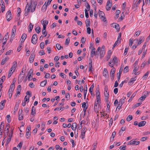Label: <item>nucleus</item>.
<instances>
[{
  "label": "nucleus",
  "instance_id": "1",
  "mask_svg": "<svg viewBox=\"0 0 150 150\" xmlns=\"http://www.w3.org/2000/svg\"><path fill=\"white\" fill-rule=\"evenodd\" d=\"M32 2H30L29 4L27 3L25 7V15L26 16L28 15L30 9L31 8Z\"/></svg>",
  "mask_w": 150,
  "mask_h": 150
},
{
  "label": "nucleus",
  "instance_id": "2",
  "mask_svg": "<svg viewBox=\"0 0 150 150\" xmlns=\"http://www.w3.org/2000/svg\"><path fill=\"white\" fill-rule=\"evenodd\" d=\"M37 36L36 34H34L32 38L31 42L33 44H35L37 42Z\"/></svg>",
  "mask_w": 150,
  "mask_h": 150
},
{
  "label": "nucleus",
  "instance_id": "3",
  "mask_svg": "<svg viewBox=\"0 0 150 150\" xmlns=\"http://www.w3.org/2000/svg\"><path fill=\"white\" fill-rule=\"evenodd\" d=\"M86 127H83L81 130V139L83 140L85 138V133L86 131Z\"/></svg>",
  "mask_w": 150,
  "mask_h": 150
},
{
  "label": "nucleus",
  "instance_id": "4",
  "mask_svg": "<svg viewBox=\"0 0 150 150\" xmlns=\"http://www.w3.org/2000/svg\"><path fill=\"white\" fill-rule=\"evenodd\" d=\"M6 15L7 20L8 21H10L12 18L11 11L10 10L8 11L6 13Z\"/></svg>",
  "mask_w": 150,
  "mask_h": 150
},
{
  "label": "nucleus",
  "instance_id": "5",
  "mask_svg": "<svg viewBox=\"0 0 150 150\" xmlns=\"http://www.w3.org/2000/svg\"><path fill=\"white\" fill-rule=\"evenodd\" d=\"M140 143L139 141H136L134 139H133L131 140L128 143V145L134 144L135 145H138Z\"/></svg>",
  "mask_w": 150,
  "mask_h": 150
},
{
  "label": "nucleus",
  "instance_id": "6",
  "mask_svg": "<svg viewBox=\"0 0 150 150\" xmlns=\"http://www.w3.org/2000/svg\"><path fill=\"white\" fill-rule=\"evenodd\" d=\"M104 13L102 11H100L99 10V16L100 17V18H103V21L104 22H105L106 21V20L105 17H104L103 16L104 15Z\"/></svg>",
  "mask_w": 150,
  "mask_h": 150
},
{
  "label": "nucleus",
  "instance_id": "7",
  "mask_svg": "<svg viewBox=\"0 0 150 150\" xmlns=\"http://www.w3.org/2000/svg\"><path fill=\"white\" fill-rule=\"evenodd\" d=\"M104 95L105 97V102H106L107 103H110V102L108 100V96H109V94L108 92H107V90H105L104 91Z\"/></svg>",
  "mask_w": 150,
  "mask_h": 150
},
{
  "label": "nucleus",
  "instance_id": "8",
  "mask_svg": "<svg viewBox=\"0 0 150 150\" xmlns=\"http://www.w3.org/2000/svg\"><path fill=\"white\" fill-rule=\"evenodd\" d=\"M100 106L99 104H94V111L96 113H98V112Z\"/></svg>",
  "mask_w": 150,
  "mask_h": 150
},
{
  "label": "nucleus",
  "instance_id": "9",
  "mask_svg": "<svg viewBox=\"0 0 150 150\" xmlns=\"http://www.w3.org/2000/svg\"><path fill=\"white\" fill-rule=\"evenodd\" d=\"M95 49L94 47H93L91 48V56L92 57H93V55H96L97 54L98 55L99 54V52L98 54H97V52H95Z\"/></svg>",
  "mask_w": 150,
  "mask_h": 150
},
{
  "label": "nucleus",
  "instance_id": "10",
  "mask_svg": "<svg viewBox=\"0 0 150 150\" xmlns=\"http://www.w3.org/2000/svg\"><path fill=\"white\" fill-rule=\"evenodd\" d=\"M35 56V55L33 53L31 54L29 59V62L30 63H32L33 62Z\"/></svg>",
  "mask_w": 150,
  "mask_h": 150
},
{
  "label": "nucleus",
  "instance_id": "11",
  "mask_svg": "<svg viewBox=\"0 0 150 150\" xmlns=\"http://www.w3.org/2000/svg\"><path fill=\"white\" fill-rule=\"evenodd\" d=\"M16 26L14 25L13 26L12 29L11 35L12 36H15L16 32Z\"/></svg>",
  "mask_w": 150,
  "mask_h": 150
},
{
  "label": "nucleus",
  "instance_id": "12",
  "mask_svg": "<svg viewBox=\"0 0 150 150\" xmlns=\"http://www.w3.org/2000/svg\"><path fill=\"white\" fill-rule=\"evenodd\" d=\"M115 106H117V108L116 110V111L118 112L120 109L121 106H122V104H114Z\"/></svg>",
  "mask_w": 150,
  "mask_h": 150
},
{
  "label": "nucleus",
  "instance_id": "13",
  "mask_svg": "<svg viewBox=\"0 0 150 150\" xmlns=\"http://www.w3.org/2000/svg\"><path fill=\"white\" fill-rule=\"evenodd\" d=\"M112 26L115 27L117 30H119L120 29L119 25L116 23H113L112 24Z\"/></svg>",
  "mask_w": 150,
  "mask_h": 150
},
{
  "label": "nucleus",
  "instance_id": "14",
  "mask_svg": "<svg viewBox=\"0 0 150 150\" xmlns=\"http://www.w3.org/2000/svg\"><path fill=\"white\" fill-rule=\"evenodd\" d=\"M103 76L105 77H106L107 76H108V71L106 68H104L103 69Z\"/></svg>",
  "mask_w": 150,
  "mask_h": 150
},
{
  "label": "nucleus",
  "instance_id": "15",
  "mask_svg": "<svg viewBox=\"0 0 150 150\" xmlns=\"http://www.w3.org/2000/svg\"><path fill=\"white\" fill-rule=\"evenodd\" d=\"M146 123V122L145 121H143L139 122L138 124V126L139 127H142L144 126Z\"/></svg>",
  "mask_w": 150,
  "mask_h": 150
},
{
  "label": "nucleus",
  "instance_id": "16",
  "mask_svg": "<svg viewBox=\"0 0 150 150\" xmlns=\"http://www.w3.org/2000/svg\"><path fill=\"white\" fill-rule=\"evenodd\" d=\"M4 125V122L3 121L2 122L0 125V133H2L3 132Z\"/></svg>",
  "mask_w": 150,
  "mask_h": 150
},
{
  "label": "nucleus",
  "instance_id": "17",
  "mask_svg": "<svg viewBox=\"0 0 150 150\" xmlns=\"http://www.w3.org/2000/svg\"><path fill=\"white\" fill-rule=\"evenodd\" d=\"M46 2H45L41 8V11L43 12H45L47 8V5L46 4Z\"/></svg>",
  "mask_w": 150,
  "mask_h": 150
},
{
  "label": "nucleus",
  "instance_id": "18",
  "mask_svg": "<svg viewBox=\"0 0 150 150\" xmlns=\"http://www.w3.org/2000/svg\"><path fill=\"white\" fill-rule=\"evenodd\" d=\"M17 66V62L16 61H15L13 63V65L12 67L11 68V69L12 70H14V71L16 68Z\"/></svg>",
  "mask_w": 150,
  "mask_h": 150
},
{
  "label": "nucleus",
  "instance_id": "19",
  "mask_svg": "<svg viewBox=\"0 0 150 150\" xmlns=\"http://www.w3.org/2000/svg\"><path fill=\"white\" fill-rule=\"evenodd\" d=\"M89 60L90 61V62L89 63V71H91V72H92V60L91 58H90Z\"/></svg>",
  "mask_w": 150,
  "mask_h": 150
},
{
  "label": "nucleus",
  "instance_id": "20",
  "mask_svg": "<svg viewBox=\"0 0 150 150\" xmlns=\"http://www.w3.org/2000/svg\"><path fill=\"white\" fill-rule=\"evenodd\" d=\"M23 114L22 112V111L20 113H19L18 115V120H22L23 119Z\"/></svg>",
  "mask_w": 150,
  "mask_h": 150
},
{
  "label": "nucleus",
  "instance_id": "21",
  "mask_svg": "<svg viewBox=\"0 0 150 150\" xmlns=\"http://www.w3.org/2000/svg\"><path fill=\"white\" fill-rule=\"evenodd\" d=\"M15 85L14 84V83H12L10 86V88L9 89V91L11 92H13L14 89V87Z\"/></svg>",
  "mask_w": 150,
  "mask_h": 150
},
{
  "label": "nucleus",
  "instance_id": "22",
  "mask_svg": "<svg viewBox=\"0 0 150 150\" xmlns=\"http://www.w3.org/2000/svg\"><path fill=\"white\" fill-rule=\"evenodd\" d=\"M9 58L8 57H6L5 58V59H3L1 61V64L2 65H4L5 63H6V62L8 60V59H9Z\"/></svg>",
  "mask_w": 150,
  "mask_h": 150
},
{
  "label": "nucleus",
  "instance_id": "23",
  "mask_svg": "<svg viewBox=\"0 0 150 150\" xmlns=\"http://www.w3.org/2000/svg\"><path fill=\"white\" fill-rule=\"evenodd\" d=\"M27 37L25 33H23L22 35V36L21 37V38L22 39V40L21 41L22 42H23L25 40V39Z\"/></svg>",
  "mask_w": 150,
  "mask_h": 150
},
{
  "label": "nucleus",
  "instance_id": "24",
  "mask_svg": "<svg viewBox=\"0 0 150 150\" xmlns=\"http://www.w3.org/2000/svg\"><path fill=\"white\" fill-rule=\"evenodd\" d=\"M94 86V83H93L91 86L89 88V91L91 94H92V93L93 90V89Z\"/></svg>",
  "mask_w": 150,
  "mask_h": 150
},
{
  "label": "nucleus",
  "instance_id": "25",
  "mask_svg": "<svg viewBox=\"0 0 150 150\" xmlns=\"http://www.w3.org/2000/svg\"><path fill=\"white\" fill-rule=\"evenodd\" d=\"M144 41V39L143 37H141V38L139 39L137 45L140 44L142 42Z\"/></svg>",
  "mask_w": 150,
  "mask_h": 150
},
{
  "label": "nucleus",
  "instance_id": "26",
  "mask_svg": "<svg viewBox=\"0 0 150 150\" xmlns=\"http://www.w3.org/2000/svg\"><path fill=\"white\" fill-rule=\"evenodd\" d=\"M47 82V80H45L42 81L40 83V85L41 86L44 87L46 84Z\"/></svg>",
  "mask_w": 150,
  "mask_h": 150
},
{
  "label": "nucleus",
  "instance_id": "27",
  "mask_svg": "<svg viewBox=\"0 0 150 150\" xmlns=\"http://www.w3.org/2000/svg\"><path fill=\"white\" fill-rule=\"evenodd\" d=\"M105 53V50H101L100 52V58H102L103 57Z\"/></svg>",
  "mask_w": 150,
  "mask_h": 150
},
{
  "label": "nucleus",
  "instance_id": "28",
  "mask_svg": "<svg viewBox=\"0 0 150 150\" xmlns=\"http://www.w3.org/2000/svg\"><path fill=\"white\" fill-rule=\"evenodd\" d=\"M35 109L34 108V106L32 107L31 109V115H33L35 114Z\"/></svg>",
  "mask_w": 150,
  "mask_h": 150
},
{
  "label": "nucleus",
  "instance_id": "29",
  "mask_svg": "<svg viewBox=\"0 0 150 150\" xmlns=\"http://www.w3.org/2000/svg\"><path fill=\"white\" fill-rule=\"evenodd\" d=\"M29 96H26L25 97L24 101V103H25L26 102H28L29 101Z\"/></svg>",
  "mask_w": 150,
  "mask_h": 150
},
{
  "label": "nucleus",
  "instance_id": "30",
  "mask_svg": "<svg viewBox=\"0 0 150 150\" xmlns=\"http://www.w3.org/2000/svg\"><path fill=\"white\" fill-rule=\"evenodd\" d=\"M129 67L128 66H127L125 67L124 68L123 72L124 73H126L128 72L129 71Z\"/></svg>",
  "mask_w": 150,
  "mask_h": 150
},
{
  "label": "nucleus",
  "instance_id": "31",
  "mask_svg": "<svg viewBox=\"0 0 150 150\" xmlns=\"http://www.w3.org/2000/svg\"><path fill=\"white\" fill-rule=\"evenodd\" d=\"M115 69L114 67H113L110 71V75H114L115 73Z\"/></svg>",
  "mask_w": 150,
  "mask_h": 150
},
{
  "label": "nucleus",
  "instance_id": "32",
  "mask_svg": "<svg viewBox=\"0 0 150 150\" xmlns=\"http://www.w3.org/2000/svg\"><path fill=\"white\" fill-rule=\"evenodd\" d=\"M82 107L83 108V110L84 109L86 110L88 107V104H82Z\"/></svg>",
  "mask_w": 150,
  "mask_h": 150
},
{
  "label": "nucleus",
  "instance_id": "33",
  "mask_svg": "<svg viewBox=\"0 0 150 150\" xmlns=\"http://www.w3.org/2000/svg\"><path fill=\"white\" fill-rule=\"evenodd\" d=\"M41 22L42 25H47L48 23V21H45L44 19L42 20Z\"/></svg>",
  "mask_w": 150,
  "mask_h": 150
},
{
  "label": "nucleus",
  "instance_id": "34",
  "mask_svg": "<svg viewBox=\"0 0 150 150\" xmlns=\"http://www.w3.org/2000/svg\"><path fill=\"white\" fill-rule=\"evenodd\" d=\"M149 74V72L148 71L144 74L143 77V80H146V79L148 76Z\"/></svg>",
  "mask_w": 150,
  "mask_h": 150
},
{
  "label": "nucleus",
  "instance_id": "35",
  "mask_svg": "<svg viewBox=\"0 0 150 150\" xmlns=\"http://www.w3.org/2000/svg\"><path fill=\"white\" fill-rule=\"evenodd\" d=\"M23 69H22V70L21 71V73L19 75V76H19V78H20V77L21 78V79H22V78L23 77H24V74H23Z\"/></svg>",
  "mask_w": 150,
  "mask_h": 150
},
{
  "label": "nucleus",
  "instance_id": "36",
  "mask_svg": "<svg viewBox=\"0 0 150 150\" xmlns=\"http://www.w3.org/2000/svg\"><path fill=\"white\" fill-rule=\"evenodd\" d=\"M33 25L32 24V23H30L29 26H28L29 30V32H31L33 28Z\"/></svg>",
  "mask_w": 150,
  "mask_h": 150
},
{
  "label": "nucleus",
  "instance_id": "37",
  "mask_svg": "<svg viewBox=\"0 0 150 150\" xmlns=\"http://www.w3.org/2000/svg\"><path fill=\"white\" fill-rule=\"evenodd\" d=\"M35 31L37 33H39L41 31L40 28L38 26L35 28Z\"/></svg>",
  "mask_w": 150,
  "mask_h": 150
},
{
  "label": "nucleus",
  "instance_id": "38",
  "mask_svg": "<svg viewBox=\"0 0 150 150\" xmlns=\"http://www.w3.org/2000/svg\"><path fill=\"white\" fill-rule=\"evenodd\" d=\"M132 119V116L131 115H129L127 117L126 120L128 122H129L130 120H131Z\"/></svg>",
  "mask_w": 150,
  "mask_h": 150
},
{
  "label": "nucleus",
  "instance_id": "39",
  "mask_svg": "<svg viewBox=\"0 0 150 150\" xmlns=\"http://www.w3.org/2000/svg\"><path fill=\"white\" fill-rule=\"evenodd\" d=\"M86 27L89 26L90 25V21L89 20L87 19L86 21Z\"/></svg>",
  "mask_w": 150,
  "mask_h": 150
},
{
  "label": "nucleus",
  "instance_id": "40",
  "mask_svg": "<svg viewBox=\"0 0 150 150\" xmlns=\"http://www.w3.org/2000/svg\"><path fill=\"white\" fill-rule=\"evenodd\" d=\"M56 47L57 48V49L58 50H60L61 48L63 49V47L62 46H61L60 44H59L57 43L56 44Z\"/></svg>",
  "mask_w": 150,
  "mask_h": 150
},
{
  "label": "nucleus",
  "instance_id": "41",
  "mask_svg": "<svg viewBox=\"0 0 150 150\" xmlns=\"http://www.w3.org/2000/svg\"><path fill=\"white\" fill-rule=\"evenodd\" d=\"M19 106L18 104H16L15 105L14 108V112H15L17 111L18 109V108Z\"/></svg>",
  "mask_w": 150,
  "mask_h": 150
},
{
  "label": "nucleus",
  "instance_id": "42",
  "mask_svg": "<svg viewBox=\"0 0 150 150\" xmlns=\"http://www.w3.org/2000/svg\"><path fill=\"white\" fill-rule=\"evenodd\" d=\"M70 41V38H67L66 39V40L65 41V44L66 45H68Z\"/></svg>",
  "mask_w": 150,
  "mask_h": 150
},
{
  "label": "nucleus",
  "instance_id": "43",
  "mask_svg": "<svg viewBox=\"0 0 150 150\" xmlns=\"http://www.w3.org/2000/svg\"><path fill=\"white\" fill-rule=\"evenodd\" d=\"M149 93L148 92V91H144L143 93V96L145 97V98L149 94Z\"/></svg>",
  "mask_w": 150,
  "mask_h": 150
},
{
  "label": "nucleus",
  "instance_id": "44",
  "mask_svg": "<svg viewBox=\"0 0 150 150\" xmlns=\"http://www.w3.org/2000/svg\"><path fill=\"white\" fill-rule=\"evenodd\" d=\"M96 100L97 102L98 103H100V96H96Z\"/></svg>",
  "mask_w": 150,
  "mask_h": 150
},
{
  "label": "nucleus",
  "instance_id": "45",
  "mask_svg": "<svg viewBox=\"0 0 150 150\" xmlns=\"http://www.w3.org/2000/svg\"><path fill=\"white\" fill-rule=\"evenodd\" d=\"M126 99V97H123L122 99H120V102L121 103H124L125 102V100Z\"/></svg>",
  "mask_w": 150,
  "mask_h": 150
},
{
  "label": "nucleus",
  "instance_id": "46",
  "mask_svg": "<svg viewBox=\"0 0 150 150\" xmlns=\"http://www.w3.org/2000/svg\"><path fill=\"white\" fill-rule=\"evenodd\" d=\"M10 137H8V138H7V141H6V144H8L10 142V141H11V136H10Z\"/></svg>",
  "mask_w": 150,
  "mask_h": 150
},
{
  "label": "nucleus",
  "instance_id": "47",
  "mask_svg": "<svg viewBox=\"0 0 150 150\" xmlns=\"http://www.w3.org/2000/svg\"><path fill=\"white\" fill-rule=\"evenodd\" d=\"M7 120L8 123L11 122V117L9 115H7L6 116Z\"/></svg>",
  "mask_w": 150,
  "mask_h": 150
},
{
  "label": "nucleus",
  "instance_id": "48",
  "mask_svg": "<svg viewBox=\"0 0 150 150\" xmlns=\"http://www.w3.org/2000/svg\"><path fill=\"white\" fill-rule=\"evenodd\" d=\"M5 79V76H2L1 78L0 79L1 80H0V84L1 83H2H2L4 82L3 79Z\"/></svg>",
  "mask_w": 150,
  "mask_h": 150
},
{
  "label": "nucleus",
  "instance_id": "49",
  "mask_svg": "<svg viewBox=\"0 0 150 150\" xmlns=\"http://www.w3.org/2000/svg\"><path fill=\"white\" fill-rule=\"evenodd\" d=\"M85 14V16L86 18H88L89 17L88 13V10L86 9H85L84 10Z\"/></svg>",
  "mask_w": 150,
  "mask_h": 150
},
{
  "label": "nucleus",
  "instance_id": "50",
  "mask_svg": "<svg viewBox=\"0 0 150 150\" xmlns=\"http://www.w3.org/2000/svg\"><path fill=\"white\" fill-rule=\"evenodd\" d=\"M36 4H34V6H33V8L31 10V11L32 12H33L35 10L36 7Z\"/></svg>",
  "mask_w": 150,
  "mask_h": 150
},
{
  "label": "nucleus",
  "instance_id": "51",
  "mask_svg": "<svg viewBox=\"0 0 150 150\" xmlns=\"http://www.w3.org/2000/svg\"><path fill=\"white\" fill-rule=\"evenodd\" d=\"M148 137H142L140 140L141 141L143 142L146 141L148 139Z\"/></svg>",
  "mask_w": 150,
  "mask_h": 150
},
{
  "label": "nucleus",
  "instance_id": "52",
  "mask_svg": "<svg viewBox=\"0 0 150 150\" xmlns=\"http://www.w3.org/2000/svg\"><path fill=\"white\" fill-rule=\"evenodd\" d=\"M44 42H42L40 44V47L41 49H43L44 47Z\"/></svg>",
  "mask_w": 150,
  "mask_h": 150
},
{
  "label": "nucleus",
  "instance_id": "53",
  "mask_svg": "<svg viewBox=\"0 0 150 150\" xmlns=\"http://www.w3.org/2000/svg\"><path fill=\"white\" fill-rule=\"evenodd\" d=\"M112 4V3H111L110 6H106V9L107 10L109 11L110 9Z\"/></svg>",
  "mask_w": 150,
  "mask_h": 150
},
{
  "label": "nucleus",
  "instance_id": "54",
  "mask_svg": "<svg viewBox=\"0 0 150 150\" xmlns=\"http://www.w3.org/2000/svg\"><path fill=\"white\" fill-rule=\"evenodd\" d=\"M30 132H26V137L27 139H28L30 137Z\"/></svg>",
  "mask_w": 150,
  "mask_h": 150
},
{
  "label": "nucleus",
  "instance_id": "55",
  "mask_svg": "<svg viewBox=\"0 0 150 150\" xmlns=\"http://www.w3.org/2000/svg\"><path fill=\"white\" fill-rule=\"evenodd\" d=\"M29 75V76L28 77V81H30L33 79V75L30 74Z\"/></svg>",
  "mask_w": 150,
  "mask_h": 150
},
{
  "label": "nucleus",
  "instance_id": "56",
  "mask_svg": "<svg viewBox=\"0 0 150 150\" xmlns=\"http://www.w3.org/2000/svg\"><path fill=\"white\" fill-rule=\"evenodd\" d=\"M5 104H0V110H2L4 108Z\"/></svg>",
  "mask_w": 150,
  "mask_h": 150
},
{
  "label": "nucleus",
  "instance_id": "57",
  "mask_svg": "<svg viewBox=\"0 0 150 150\" xmlns=\"http://www.w3.org/2000/svg\"><path fill=\"white\" fill-rule=\"evenodd\" d=\"M115 135H116V132L115 131H114V132H113L112 133V135L111 138L112 137V140H113L114 138L115 137Z\"/></svg>",
  "mask_w": 150,
  "mask_h": 150
},
{
  "label": "nucleus",
  "instance_id": "58",
  "mask_svg": "<svg viewBox=\"0 0 150 150\" xmlns=\"http://www.w3.org/2000/svg\"><path fill=\"white\" fill-rule=\"evenodd\" d=\"M75 127V130H76L77 127V124L76 122H74L72 123L71 127Z\"/></svg>",
  "mask_w": 150,
  "mask_h": 150
},
{
  "label": "nucleus",
  "instance_id": "59",
  "mask_svg": "<svg viewBox=\"0 0 150 150\" xmlns=\"http://www.w3.org/2000/svg\"><path fill=\"white\" fill-rule=\"evenodd\" d=\"M70 97V95L69 94V93H66V94L65 98L67 99V100H68L69 99Z\"/></svg>",
  "mask_w": 150,
  "mask_h": 150
},
{
  "label": "nucleus",
  "instance_id": "60",
  "mask_svg": "<svg viewBox=\"0 0 150 150\" xmlns=\"http://www.w3.org/2000/svg\"><path fill=\"white\" fill-rule=\"evenodd\" d=\"M129 50V48L126 47L125 50V52L124 53V55L125 56L127 54V52H128V50Z\"/></svg>",
  "mask_w": 150,
  "mask_h": 150
},
{
  "label": "nucleus",
  "instance_id": "61",
  "mask_svg": "<svg viewBox=\"0 0 150 150\" xmlns=\"http://www.w3.org/2000/svg\"><path fill=\"white\" fill-rule=\"evenodd\" d=\"M39 54L40 55H42L45 54V52L43 50H42L40 51L39 52Z\"/></svg>",
  "mask_w": 150,
  "mask_h": 150
},
{
  "label": "nucleus",
  "instance_id": "62",
  "mask_svg": "<svg viewBox=\"0 0 150 150\" xmlns=\"http://www.w3.org/2000/svg\"><path fill=\"white\" fill-rule=\"evenodd\" d=\"M137 67H134L135 68L133 70V74H135L137 71L138 69V68H137Z\"/></svg>",
  "mask_w": 150,
  "mask_h": 150
},
{
  "label": "nucleus",
  "instance_id": "63",
  "mask_svg": "<svg viewBox=\"0 0 150 150\" xmlns=\"http://www.w3.org/2000/svg\"><path fill=\"white\" fill-rule=\"evenodd\" d=\"M57 25V23H54L52 24V25L50 27L52 28H53L54 27L56 26Z\"/></svg>",
  "mask_w": 150,
  "mask_h": 150
},
{
  "label": "nucleus",
  "instance_id": "64",
  "mask_svg": "<svg viewBox=\"0 0 150 150\" xmlns=\"http://www.w3.org/2000/svg\"><path fill=\"white\" fill-rule=\"evenodd\" d=\"M126 146L125 145V146H121L120 147V150H125V148L126 147Z\"/></svg>",
  "mask_w": 150,
  "mask_h": 150
}]
</instances>
